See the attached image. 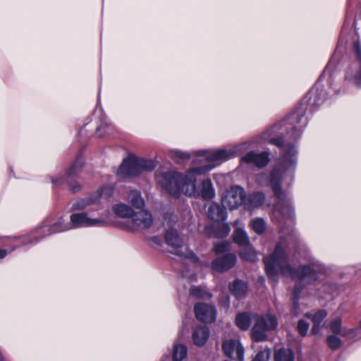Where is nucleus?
<instances>
[{"mask_svg": "<svg viewBox=\"0 0 361 361\" xmlns=\"http://www.w3.org/2000/svg\"><path fill=\"white\" fill-rule=\"evenodd\" d=\"M233 240L241 247L250 245L249 238L245 231L241 228H237L233 234Z\"/></svg>", "mask_w": 361, "mask_h": 361, "instance_id": "c85d7f7f", "label": "nucleus"}, {"mask_svg": "<svg viewBox=\"0 0 361 361\" xmlns=\"http://www.w3.org/2000/svg\"><path fill=\"white\" fill-rule=\"evenodd\" d=\"M71 221L73 227H80L82 226H95L102 221L99 219H90L86 213L73 214L71 216Z\"/></svg>", "mask_w": 361, "mask_h": 361, "instance_id": "aec40b11", "label": "nucleus"}, {"mask_svg": "<svg viewBox=\"0 0 361 361\" xmlns=\"http://www.w3.org/2000/svg\"><path fill=\"white\" fill-rule=\"evenodd\" d=\"M326 343L330 349L336 350L341 346L342 341L336 336L330 335L326 338Z\"/></svg>", "mask_w": 361, "mask_h": 361, "instance_id": "58836bf2", "label": "nucleus"}, {"mask_svg": "<svg viewBox=\"0 0 361 361\" xmlns=\"http://www.w3.org/2000/svg\"><path fill=\"white\" fill-rule=\"evenodd\" d=\"M152 242L157 245H161V239L158 236H153L151 238Z\"/></svg>", "mask_w": 361, "mask_h": 361, "instance_id": "09e8293b", "label": "nucleus"}, {"mask_svg": "<svg viewBox=\"0 0 361 361\" xmlns=\"http://www.w3.org/2000/svg\"><path fill=\"white\" fill-rule=\"evenodd\" d=\"M222 349L228 357L235 358L242 361L244 357V348L238 340L230 339L222 344Z\"/></svg>", "mask_w": 361, "mask_h": 361, "instance_id": "dca6fc26", "label": "nucleus"}, {"mask_svg": "<svg viewBox=\"0 0 361 361\" xmlns=\"http://www.w3.org/2000/svg\"><path fill=\"white\" fill-rule=\"evenodd\" d=\"M106 128H107V126H106V124H104V125H102V126H100L99 127H97V133L98 134V136H99V137H102V136L104 135V134H102V133H99V132H100V130H101L102 129Z\"/></svg>", "mask_w": 361, "mask_h": 361, "instance_id": "8fccbe9b", "label": "nucleus"}, {"mask_svg": "<svg viewBox=\"0 0 361 361\" xmlns=\"http://www.w3.org/2000/svg\"><path fill=\"white\" fill-rule=\"evenodd\" d=\"M230 244L227 242H221L214 245L213 250L216 255L222 254L229 250Z\"/></svg>", "mask_w": 361, "mask_h": 361, "instance_id": "a19ab883", "label": "nucleus"}, {"mask_svg": "<svg viewBox=\"0 0 361 361\" xmlns=\"http://www.w3.org/2000/svg\"><path fill=\"white\" fill-rule=\"evenodd\" d=\"M130 219V228L133 231H140L148 228L153 223V218L151 213L146 210L134 212Z\"/></svg>", "mask_w": 361, "mask_h": 361, "instance_id": "f8f14e48", "label": "nucleus"}, {"mask_svg": "<svg viewBox=\"0 0 361 361\" xmlns=\"http://www.w3.org/2000/svg\"><path fill=\"white\" fill-rule=\"evenodd\" d=\"M113 212L121 218H130L134 212L130 207L123 203L115 204L113 207Z\"/></svg>", "mask_w": 361, "mask_h": 361, "instance_id": "393cba45", "label": "nucleus"}, {"mask_svg": "<svg viewBox=\"0 0 361 361\" xmlns=\"http://www.w3.org/2000/svg\"><path fill=\"white\" fill-rule=\"evenodd\" d=\"M128 200L137 209H141L145 206L144 200L141 197L140 192L137 190L131 191L128 195Z\"/></svg>", "mask_w": 361, "mask_h": 361, "instance_id": "c756f323", "label": "nucleus"}, {"mask_svg": "<svg viewBox=\"0 0 361 361\" xmlns=\"http://www.w3.org/2000/svg\"><path fill=\"white\" fill-rule=\"evenodd\" d=\"M236 325L242 330H247L251 325L250 314L247 312L239 313L235 317Z\"/></svg>", "mask_w": 361, "mask_h": 361, "instance_id": "cd10ccee", "label": "nucleus"}, {"mask_svg": "<svg viewBox=\"0 0 361 361\" xmlns=\"http://www.w3.org/2000/svg\"><path fill=\"white\" fill-rule=\"evenodd\" d=\"M305 115V108L302 105H300L283 121L286 128L291 130L294 139L298 136V133L307 125V122Z\"/></svg>", "mask_w": 361, "mask_h": 361, "instance_id": "1a4fd4ad", "label": "nucleus"}, {"mask_svg": "<svg viewBox=\"0 0 361 361\" xmlns=\"http://www.w3.org/2000/svg\"><path fill=\"white\" fill-rule=\"evenodd\" d=\"M271 355V350L265 348L263 350L259 351L252 361H269Z\"/></svg>", "mask_w": 361, "mask_h": 361, "instance_id": "ea45409f", "label": "nucleus"}, {"mask_svg": "<svg viewBox=\"0 0 361 361\" xmlns=\"http://www.w3.org/2000/svg\"><path fill=\"white\" fill-rule=\"evenodd\" d=\"M194 311L199 321L211 323L216 320V311L213 305L199 302L195 305Z\"/></svg>", "mask_w": 361, "mask_h": 361, "instance_id": "ddd939ff", "label": "nucleus"}, {"mask_svg": "<svg viewBox=\"0 0 361 361\" xmlns=\"http://www.w3.org/2000/svg\"><path fill=\"white\" fill-rule=\"evenodd\" d=\"M265 270L267 276L273 281L277 280L278 270L287 277L295 280L297 283L293 291V300L296 303L299 300L302 288V284H307L318 279V272L310 266H303L298 270L289 264L288 257L281 244L276 245L274 252L270 256L264 257Z\"/></svg>", "mask_w": 361, "mask_h": 361, "instance_id": "f257e3e1", "label": "nucleus"}, {"mask_svg": "<svg viewBox=\"0 0 361 361\" xmlns=\"http://www.w3.org/2000/svg\"><path fill=\"white\" fill-rule=\"evenodd\" d=\"M176 155L181 159H189V155L187 153L181 152H176Z\"/></svg>", "mask_w": 361, "mask_h": 361, "instance_id": "de8ad7c7", "label": "nucleus"}, {"mask_svg": "<svg viewBox=\"0 0 361 361\" xmlns=\"http://www.w3.org/2000/svg\"><path fill=\"white\" fill-rule=\"evenodd\" d=\"M250 225L252 229L259 235L263 234L267 228L266 221L264 219L259 217L252 219Z\"/></svg>", "mask_w": 361, "mask_h": 361, "instance_id": "7c9ffc66", "label": "nucleus"}, {"mask_svg": "<svg viewBox=\"0 0 361 361\" xmlns=\"http://www.w3.org/2000/svg\"><path fill=\"white\" fill-rule=\"evenodd\" d=\"M220 231L216 233L219 238L226 237L230 232V227L227 224H223L219 226Z\"/></svg>", "mask_w": 361, "mask_h": 361, "instance_id": "37998d69", "label": "nucleus"}, {"mask_svg": "<svg viewBox=\"0 0 361 361\" xmlns=\"http://www.w3.org/2000/svg\"><path fill=\"white\" fill-rule=\"evenodd\" d=\"M49 227V224L43 223L40 226L37 227L32 233H30L28 237L29 240L24 242V243H36L46 236L51 235V233H48Z\"/></svg>", "mask_w": 361, "mask_h": 361, "instance_id": "b1692460", "label": "nucleus"}, {"mask_svg": "<svg viewBox=\"0 0 361 361\" xmlns=\"http://www.w3.org/2000/svg\"><path fill=\"white\" fill-rule=\"evenodd\" d=\"M165 240L166 244L172 249V253L180 257L190 259L193 262L199 261V258L193 252L184 247L183 240L176 230L171 228L166 231Z\"/></svg>", "mask_w": 361, "mask_h": 361, "instance_id": "20e7f679", "label": "nucleus"}, {"mask_svg": "<svg viewBox=\"0 0 361 361\" xmlns=\"http://www.w3.org/2000/svg\"><path fill=\"white\" fill-rule=\"evenodd\" d=\"M158 183L171 196L178 197L184 178L180 173L171 171L161 173L157 176Z\"/></svg>", "mask_w": 361, "mask_h": 361, "instance_id": "39448f33", "label": "nucleus"}, {"mask_svg": "<svg viewBox=\"0 0 361 361\" xmlns=\"http://www.w3.org/2000/svg\"><path fill=\"white\" fill-rule=\"evenodd\" d=\"M95 202H96V200L90 198V197L80 199L73 204L71 209H72V210L84 209L87 206L93 204Z\"/></svg>", "mask_w": 361, "mask_h": 361, "instance_id": "f704fd0d", "label": "nucleus"}, {"mask_svg": "<svg viewBox=\"0 0 361 361\" xmlns=\"http://www.w3.org/2000/svg\"><path fill=\"white\" fill-rule=\"evenodd\" d=\"M49 226L48 233H51V235L66 231L71 228L68 225L64 224L61 221L56 222Z\"/></svg>", "mask_w": 361, "mask_h": 361, "instance_id": "c9c22d12", "label": "nucleus"}, {"mask_svg": "<svg viewBox=\"0 0 361 361\" xmlns=\"http://www.w3.org/2000/svg\"><path fill=\"white\" fill-rule=\"evenodd\" d=\"M245 197L246 194L243 188L233 186L226 190L222 196L221 203L224 207L233 210L240 206Z\"/></svg>", "mask_w": 361, "mask_h": 361, "instance_id": "9d476101", "label": "nucleus"}, {"mask_svg": "<svg viewBox=\"0 0 361 361\" xmlns=\"http://www.w3.org/2000/svg\"><path fill=\"white\" fill-rule=\"evenodd\" d=\"M277 325L276 318L271 314L257 315L255 317V324L252 328V339L255 342L267 341L268 336L266 332L274 330Z\"/></svg>", "mask_w": 361, "mask_h": 361, "instance_id": "7ed1b4c3", "label": "nucleus"}, {"mask_svg": "<svg viewBox=\"0 0 361 361\" xmlns=\"http://www.w3.org/2000/svg\"><path fill=\"white\" fill-rule=\"evenodd\" d=\"M297 329L302 336H305L309 329V324L303 319H300L297 326Z\"/></svg>", "mask_w": 361, "mask_h": 361, "instance_id": "79ce46f5", "label": "nucleus"}, {"mask_svg": "<svg viewBox=\"0 0 361 361\" xmlns=\"http://www.w3.org/2000/svg\"><path fill=\"white\" fill-rule=\"evenodd\" d=\"M277 201L274 204L273 214L275 217L281 216L283 219H290L293 217V209L290 200L283 193L281 199L276 198Z\"/></svg>", "mask_w": 361, "mask_h": 361, "instance_id": "f3484780", "label": "nucleus"}, {"mask_svg": "<svg viewBox=\"0 0 361 361\" xmlns=\"http://www.w3.org/2000/svg\"><path fill=\"white\" fill-rule=\"evenodd\" d=\"M255 197H257L261 201H263L264 199V195L262 193H257L255 195Z\"/></svg>", "mask_w": 361, "mask_h": 361, "instance_id": "603ef678", "label": "nucleus"}, {"mask_svg": "<svg viewBox=\"0 0 361 361\" xmlns=\"http://www.w3.org/2000/svg\"><path fill=\"white\" fill-rule=\"evenodd\" d=\"M224 307L228 308L230 304V299L228 295L223 296L221 299L220 302Z\"/></svg>", "mask_w": 361, "mask_h": 361, "instance_id": "49530a36", "label": "nucleus"}, {"mask_svg": "<svg viewBox=\"0 0 361 361\" xmlns=\"http://www.w3.org/2000/svg\"><path fill=\"white\" fill-rule=\"evenodd\" d=\"M226 208L224 206L221 207L217 203L211 202L208 205L207 216L214 221L222 222L226 219Z\"/></svg>", "mask_w": 361, "mask_h": 361, "instance_id": "a211bd4d", "label": "nucleus"}, {"mask_svg": "<svg viewBox=\"0 0 361 361\" xmlns=\"http://www.w3.org/2000/svg\"><path fill=\"white\" fill-rule=\"evenodd\" d=\"M156 165L152 160L129 157L125 159L117 171V175L121 178L137 176L142 171H151Z\"/></svg>", "mask_w": 361, "mask_h": 361, "instance_id": "f03ea898", "label": "nucleus"}, {"mask_svg": "<svg viewBox=\"0 0 361 361\" xmlns=\"http://www.w3.org/2000/svg\"><path fill=\"white\" fill-rule=\"evenodd\" d=\"M236 262L237 257L234 253H227L213 260L212 268L217 272L223 273L232 269L235 265Z\"/></svg>", "mask_w": 361, "mask_h": 361, "instance_id": "2eb2a0df", "label": "nucleus"}, {"mask_svg": "<svg viewBox=\"0 0 361 361\" xmlns=\"http://www.w3.org/2000/svg\"><path fill=\"white\" fill-rule=\"evenodd\" d=\"M228 288L231 294L238 299L244 298L248 291L247 283L240 279H235L230 283Z\"/></svg>", "mask_w": 361, "mask_h": 361, "instance_id": "4be33fe9", "label": "nucleus"}, {"mask_svg": "<svg viewBox=\"0 0 361 361\" xmlns=\"http://www.w3.org/2000/svg\"><path fill=\"white\" fill-rule=\"evenodd\" d=\"M281 171L278 169L271 171L269 177V183L272 190L276 198L281 199L283 197V192L281 188Z\"/></svg>", "mask_w": 361, "mask_h": 361, "instance_id": "6ab92c4d", "label": "nucleus"}, {"mask_svg": "<svg viewBox=\"0 0 361 361\" xmlns=\"http://www.w3.org/2000/svg\"><path fill=\"white\" fill-rule=\"evenodd\" d=\"M209 337V330L206 326L196 327L192 332L193 343L198 347L203 346Z\"/></svg>", "mask_w": 361, "mask_h": 361, "instance_id": "412c9836", "label": "nucleus"}, {"mask_svg": "<svg viewBox=\"0 0 361 361\" xmlns=\"http://www.w3.org/2000/svg\"><path fill=\"white\" fill-rule=\"evenodd\" d=\"M274 361H295L294 353L289 348L279 349L274 354Z\"/></svg>", "mask_w": 361, "mask_h": 361, "instance_id": "bb28decb", "label": "nucleus"}, {"mask_svg": "<svg viewBox=\"0 0 361 361\" xmlns=\"http://www.w3.org/2000/svg\"><path fill=\"white\" fill-rule=\"evenodd\" d=\"M114 192V188L111 185L103 187L100 190V196L105 198H109L111 196Z\"/></svg>", "mask_w": 361, "mask_h": 361, "instance_id": "c03bdc74", "label": "nucleus"}, {"mask_svg": "<svg viewBox=\"0 0 361 361\" xmlns=\"http://www.w3.org/2000/svg\"><path fill=\"white\" fill-rule=\"evenodd\" d=\"M269 142L282 149V159L285 166L289 167L295 164L297 151L292 143L284 144L281 137H273Z\"/></svg>", "mask_w": 361, "mask_h": 361, "instance_id": "9b49d317", "label": "nucleus"}, {"mask_svg": "<svg viewBox=\"0 0 361 361\" xmlns=\"http://www.w3.org/2000/svg\"><path fill=\"white\" fill-rule=\"evenodd\" d=\"M327 316V312L324 310H319L314 313H306L305 317L310 319L313 322L311 330L312 334L316 335L320 331V324L324 318Z\"/></svg>", "mask_w": 361, "mask_h": 361, "instance_id": "5701e85b", "label": "nucleus"}, {"mask_svg": "<svg viewBox=\"0 0 361 361\" xmlns=\"http://www.w3.org/2000/svg\"><path fill=\"white\" fill-rule=\"evenodd\" d=\"M187 348L183 345H175L173 352V361H182L187 355Z\"/></svg>", "mask_w": 361, "mask_h": 361, "instance_id": "72a5a7b5", "label": "nucleus"}, {"mask_svg": "<svg viewBox=\"0 0 361 361\" xmlns=\"http://www.w3.org/2000/svg\"><path fill=\"white\" fill-rule=\"evenodd\" d=\"M330 329L334 334H339L343 336V329L342 328V320L341 317H336L329 324Z\"/></svg>", "mask_w": 361, "mask_h": 361, "instance_id": "e433bc0d", "label": "nucleus"}, {"mask_svg": "<svg viewBox=\"0 0 361 361\" xmlns=\"http://www.w3.org/2000/svg\"><path fill=\"white\" fill-rule=\"evenodd\" d=\"M83 165V159L82 155L80 154L76 157L74 163L68 169L66 174L63 176L52 179V183L55 185L66 183L68 185L70 190L73 192H78L80 190L81 185L75 181V178L81 171Z\"/></svg>", "mask_w": 361, "mask_h": 361, "instance_id": "423d86ee", "label": "nucleus"}, {"mask_svg": "<svg viewBox=\"0 0 361 361\" xmlns=\"http://www.w3.org/2000/svg\"><path fill=\"white\" fill-rule=\"evenodd\" d=\"M7 255V250L4 249H0V259L4 258Z\"/></svg>", "mask_w": 361, "mask_h": 361, "instance_id": "3c124183", "label": "nucleus"}, {"mask_svg": "<svg viewBox=\"0 0 361 361\" xmlns=\"http://www.w3.org/2000/svg\"><path fill=\"white\" fill-rule=\"evenodd\" d=\"M83 165V159L82 155L80 154L76 157L74 163L68 169L66 174L63 176L52 179V183L55 185L66 183L68 185L70 190L73 192H78L80 190L81 185L75 181V178L81 171Z\"/></svg>", "mask_w": 361, "mask_h": 361, "instance_id": "0eeeda50", "label": "nucleus"}, {"mask_svg": "<svg viewBox=\"0 0 361 361\" xmlns=\"http://www.w3.org/2000/svg\"><path fill=\"white\" fill-rule=\"evenodd\" d=\"M234 152H228L226 149H219L214 152H205L202 157L208 164H204L199 167H194L189 170V173L194 175H202L208 173L213 168L215 164L213 162L217 161L227 160L233 156Z\"/></svg>", "mask_w": 361, "mask_h": 361, "instance_id": "6e6552de", "label": "nucleus"}, {"mask_svg": "<svg viewBox=\"0 0 361 361\" xmlns=\"http://www.w3.org/2000/svg\"><path fill=\"white\" fill-rule=\"evenodd\" d=\"M200 195L204 200H210L214 197L215 192L210 179L202 181Z\"/></svg>", "mask_w": 361, "mask_h": 361, "instance_id": "a878e982", "label": "nucleus"}, {"mask_svg": "<svg viewBox=\"0 0 361 361\" xmlns=\"http://www.w3.org/2000/svg\"><path fill=\"white\" fill-rule=\"evenodd\" d=\"M190 293L191 295L202 300H207L212 298L210 293L197 286L192 287L190 290Z\"/></svg>", "mask_w": 361, "mask_h": 361, "instance_id": "4c0bfd02", "label": "nucleus"}, {"mask_svg": "<svg viewBox=\"0 0 361 361\" xmlns=\"http://www.w3.org/2000/svg\"><path fill=\"white\" fill-rule=\"evenodd\" d=\"M240 256L246 261L255 262L257 260V254L250 245L243 247Z\"/></svg>", "mask_w": 361, "mask_h": 361, "instance_id": "2f4dec72", "label": "nucleus"}, {"mask_svg": "<svg viewBox=\"0 0 361 361\" xmlns=\"http://www.w3.org/2000/svg\"><path fill=\"white\" fill-rule=\"evenodd\" d=\"M343 337L349 340H358L361 338V320L360 321V327L353 329H343Z\"/></svg>", "mask_w": 361, "mask_h": 361, "instance_id": "473e14b6", "label": "nucleus"}, {"mask_svg": "<svg viewBox=\"0 0 361 361\" xmlns=\"http://www.w3.org/2000/svg\"><path fill=\"white\" fill-rule=\"evenodd\" d=\"M241 160L246 164H253L257 168H263L269 163L270 154L267 151L259 153L250 151L246 153Z\"/></svg>", "mask_w": 361, "mask_h": 361, "instance_id": "4468645a", "label": "nucleus"}, {"mask_svg": "<svg viewBox=\"0 0 361 361\" xmlns=\"http://www.w3.org/2000/svg\"><path fill=\"white\" fill-rule=\"evenodd\" d=\"M189 186L190 187V190H186L185 193L190 196L195 192V179L192 180Z\"/></svg>", "mask_w": 361, "mask_h": 361, "instance_id": "a18cd8bd", "label": "nucleus"}]
</instances>
